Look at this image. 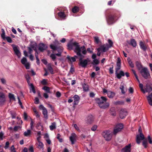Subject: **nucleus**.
Returning <instances> with one entry per match:
<instances>
[{"label": "nucleus", "instance_id": "20e7f679", "mask_svg": "<svg viewBox=\"0 0 152 152\" xmlns=\"http://www.w3.org/2000/svg\"><path fill=\"white\" fill-rule=\"evenodd\" d=\"M85 58V56H83V57L80 58L78 62L79 66L83 68H85L88 65V63L90 61V60L88 58L86 59L83 58Z\"/></svg>", "mask_w": 152, "mask_h": 152}, {"label": "nucleus", "instance_id": "393cba45", "mask_svg": "<svg viewBox=\"0 0 152 152\" xmlns=\"http://www.w3.org/2000/svg\"><path fill=\"white\" fill-rule=\"evenodd\" d=\"M83 90L84 91H87L89 90L88 86L87 84L84 83L82 85Z\"/></svg>", "mask_w": 152, "mask_h": 152}, {"label": "nucleus", "instance_id": "9d476101", "mask_svg": "<svg viewBox=\"0 0 152 152\" xmlns=\"http://www.w3.org/2000/svg\"><path fill=\"white\" fill-rule=\"evenodd\" d=\"M80 48L78 47H77L76 48H75L74 51L76 53L77 56H75L74 57L75 58V59L76 58L78 59L79 60H80V58H81L83 56L81 53H80Z\"/></svg>", "mask_w": 152, "mask_h": 152}, {"label": "nucleus", "instance_id": "2f4dec72", "mask_svg": "<svg viewBox=\"0 0 152 152\" xmlns=\"http://www.w3.org/2000/svg\"><path fill=\"white\" fill-rule=\"evenodd\" d=\"M42 113L44 115V118L45 119H47L48 118V115L47 114L48 112L46 108L44 109V110H42Z\"/></svg>", "mask_w": 152, "mask_h": 152}, {"label": "nucleus", "instance_id": "39448f33", "mask_svg": "<svg viewBox=\"0 0 152 152\" xmlns=\"http://www.w3.org/2000/svg\"><path fill=\"white\" fill-rule=\"evenodd\" d=\"M102 135L104 139L107 141H110L111 139L112 134L110 131H106L102 132Z\"/></svg>", "mask_w": 152, "mask_h": 152}, {"label": "nucleus", "instance_id": "bf43d9fd", "mask_svg": "<svg viewBox=\"0 0 152 152\" xmlns=\"http://www.w3.org/2000/svg\"><path fill=\"white\" fill-rule=\"evenodd\" d=\"M9 144H10V143H9V142H8V141L7 142H6L5 145L4 147V148L5 149H7V148L9 147Z\"/></svg>", "mask_w": 152, "mask_h": 152}, {"label": "nucleus", "instance_id": "a18cd8bd", "mask_svg": "<svg viewBox=\"0 0 152 152\" xmlns=\"http://www.w3.org/2000/svg\"><path fill=\"white\" fill-rule=\"evenodd\" d=\"M139 86L141 90V91L143 93H145V90L143 88V84L142 83H140Z\"/></svg>", "mask_w": 152, "mask_h": 152}, {"label": "nucleus", "instance_id": "dca6fc26", "mask_svg": "<svg viewBox=\"0 0 152 152\" xmlns=\"http://www.w3.org/2000/svg\"><path fill=\"white\" fill-rule=\"evenodd\" d=\"M76 135L75 133H72L70 137V140L72 145L74 144L75 142L76 141Z\"/></svg>", "mask_w": 152, "mask_h": 152}, {"label": "nucleus", "instance_id": "e2e57ef3", "mask_svg": "<svg viewBox=\"0 0 152 152\" xmlns=\"http://www.w3.org/2000/svg\"><path fill=\"white\" fill-rule=\"evenodd\" d=\"M39 99L37 97H36L35 99V101L34 103L35 104H39Z\"/></svg>", "mask_w": 152, "mask_h": 152}, {"label": "nucleus", "instance_id": "6e6552de", "mask_svg": "<svg viewBox=\"0 0 152 152\" xmlns=\"http://www.w3.org/2000/svg\"><path fill=\"white\" fill-rule=\"evenodd\" d=\"M73 45L75 46V48H76L77 47H78L80 48V53H81L82 51V53L84 55H86L87 53V51L86 48L84 46H83L81 47H80V45H79V43L76 42H74Z\"/></svg>", "mask_w": 152, "mask_h": 152}, {"label": "nucleus", "instance_id": "412c9836", "mask_svg": "<svg viewBox=\"0 0 152 152\" xmlns=\"http://www.w3.org/2000/svg\"><path fill=\"white\" fill-rule=\"evenodd\" d=\"M147 99L149 104L152 106V93L147 96Z\"/></svg>", "mask_w": 152, "mask_h": 152}, {"label": "nucleus", "instance_id": "cd10ccee", "mask_svg": "<svg viewBox=\"0 0 152 152\" xmlns=\"http://www.w3.org/2000/svg\"><path fill=\"white\" fill-rule=\"evenodd\" d=\"M145 92H150L152 91V88L150 86H146V87L145 88Z\"/></svg>", "mask_w": 152, "mask_h": 152}, {"label": "nucleus", "instance_id": "58836bf2", "mask_svg": "<svg viewBox=\"0 0 152 152\" xmlns=\"http://www.w3.org/2000/svg\"><path fill=\"white\" fill-rule=\"evenodd\" d=\"M56 128V123H53L52 125L50 126V128L51 130H53Z\"/></svg>", "mask_w": 152, "mask_h": 152}, {"label": "nucleus", "instance_id": "ddd939ff", "mask_svg": "<svg viewBox=\"0 0 152 152\" xmlns=\"http://www.w3.org/2000/svg\"><path fill=\"white\" fill-rule=\"evenodd\" d=\"M127 115V113L125 109H121L120 111V117L121 119H123Z\"/></svg>", "mask_w": 152, "mask_h": 152}, {"label": "nucleus", "instance_id": "4c0bfd02", "mask_svg": "<svg viewBox=\"0 0 152 152\" xmlns=\"http://www.w3.org/2000/svg\"><path fill=\"white\" fill-rule=\"evenodd\" d=\"M114 104L116 105H123L124 104V102L123 101H117L116 102H114Z\"/></svg>", "mask_w": 152, "mask_h": 152}, {"label": "nucleus", "instance_id": "a211bd4d", "mask_svg": "<svg viewBox=\"0 0 152 152\" xmlns=\"http://www.w3.org/2000/svg\"><path fill=\"white\" fill-rule=\"evenodd\" d=\"M74 99V105H77L78 104V103L79 102L80 97L78 95H75L73 97Z\"/></svg>", "mask_w": 152, "mask_h": 152}, {"label": "nucleus", "instance_id": "7c9ffc66", "mask_svg": "<svg viewBox=\"0 0 152 152\" xmlns=\"http://www.w3.org/2000/svg\"><path fill=\"white\" fill-rule=\"evenodd\" d=\"M135 64L136 66L139 70H140L142 68V66L140 62L137 61Z\"/></svg>", "mask_w": 152, "mask_h": 152}, {"label": "nucleus", "instance_id": "052dcab7", "mask_svg": "<svg viewBox=\"0 0 152 152\" xmlns=\"http://www.w3.org/2000/svg\"><path fill=\"white\" fill-rule=\"evenodd\" d=\"M148 140L150 144H152V140L151 139L150 136L149 135L148 136Z\"/></svg>", "mask_w": 152, "mask_h": 152}, {"label": "nucleus", "instance_id": "4d7b16f0", "mask_svg": "<svg viewBox=\"0 0 152 152\" xmlns=\"http://www.w3.org/2000/svg\"><path fill=\"white\" fill-rule=\"evenodd\" d=\"M26 69H29L30 68V64L29 63H27L25 64H24Z\"/></svg>", "mask_w": 152, "mask_h": 152}, {"label": "nucleus", "instance_id": "c756f323", "mask_svg": "<svg viewBox=\"0 0 152 152\" xmlns=\"http://www.w3.org/2000/svg\"><path fill=\"white\" fill-rule=\"evenodd\" d=\"M25 78L27 82L28 83V84L29 86H30V84H31V83H30V81L31 79V77L28 74H27L25 75Z\"/></svg>", "mask_w": 152, "mask_h": 152}, {"label": "nucleus", "instance_id": "c03bdc74", "mask_svg": "<svg viewBox=\"0 0 152 152\" xmlns=\"http://www.w3.org/2000/svg\"><path fill=\"white\" fill-rule=\"evenodd\" d=\"M22 64H25L27 62V60L25 57H23L21 60Z\"/></svg>", "mask_w": 152, "mask_h": 152}, {"label": "nucleus", "instance_id": "603ef678", "mask_svg": "<svg viewBox=\"0 0 152 152\" xmlns=\"http://www.w3.org/2000/svg\"><path fill=\"white\" fill-rule=\"evenodd\" d=\"M60 135L59 134H58V140L60 142H63V140L62 138L60 137Z\"/></svg>", "mask_w": 152, "mask_h": 152}, {"label": "nucleus", "instance_id": "13d9d810", "mask_svg": "<svg viewBox=\"0 0 152 152\" xmlns=\"http://www.w3.org/2000/svg\"><path fill=\"white\" fill-rule=\"evenodd\" d=\"M97 128V126L96 125H94L91 128V130L93 131H95L96 130Z\"/></svg>", "mask_w": 152, "mask_h": 152}, {"label": "nucleus", "instance_id": "79ce46f5", "mask_svg": "<svg viewBox=\"0 0 152 152\" xmlns=\"http://www.w3.org/2000/svg\"><path fill=\"white\" fill-rule=\"evenodd\" d=\"M124 87L123 85L121 84L120 86V88L121 90L122 94H124L125 93V91L124 90Z\"/></svg>", "mask_w": 152, "mask_h": 152}, {"label": "nucleus", "instance_id": "8fccbe9b", "mask_svg": "<svg viewBox=\"0 0 152 152\" xmlns=\"http://www.w3.org/2000/svg\"><path fill=\"white\" fill-rule=\"evenodd\" d=\"M108 42L109 43V48L112 47L113 45V42L110 39L108 40Z\"/></svg>", "mask_w": 152, "mask_h": 152}, {"label": "nucleus", "instance_id": "e433bc0d", "mask_svg": "<svg viewBox=\"0 0 152 152\" xmlns=\"http://www.w3.org/2000/svg\"><path fill=\"white\" fill-rule=\"evenodd\" d=\"M74 43V42L72 43H69L67 45V46L68 47V49L69 50H72L73 49V46H75L73 45V44Z\"/></svg>", "mask_w": 152, "mask_h": 152}, {"label": "nucleus", "instance_id": "6ab92c4d", "mask_svg": "<svg viewBox=\"0 0 152 152\" xmlns=\"http://www.w3.org/2000/svg\"><path fill=\"white\" fill-rule=\"evenodd\" d=\"M131 145L129 144L126 145L124 148H123L121 150L122 152H130L131 151Z\"/></svg>", "mask_w": 152, "mask_h": 152}, {"label": "nucleus", "instance_id": "a19ab883", "mask_svg": "<svg viewBox=\"0 0 152 152\" xmlns=\"http://www.w3.org/2000/svg\"><path fill=\"white\" fill-rule=\"evenodd\" d=\"M42 89L46 91L47 93H49L50 92V88L47 86H44L43 88Z\"/></svg>", "mask_w": 152, "mask_h": 152}, {"label": "nucleus", "instance_id": "7ed1b4c3", "mask_svg": "<svg viewBox=\"0 0 152 152\" xmlns=\"http://www.w3.org/2000/svg\"><path fill=\"white\" fill-rule=\"evenodd\" d=\"M58 10H60V12L58 13V19L61 20L66 19L67 17L66 13L67 11L66 8L64 7L63 8V10L58 8Z\"/></svg>", "mask_w": 152, "mask_h": 152}, {"label": "nucleus", "instance_id": "473e14b6", "mask_svg": "<svg viewBox=\"0 0 152 152\" xmlns=\"http://www.w3.org/2000/svg\"><path fill=\"white\" fill-rule=\"evenodd\" d=\"M127 61L130 66L132 68L134 67V64L131 61V60L129 58H127Z\"/></svg>", "mask_w": 152, "mask_h": 152}, {"label": "nucleus", "instance_id": "37998d69", "mask_svg": "<svg viewBox=\"0 0 152 152\" xmlns=\"http://www.w3.org/2000/svg\"><path fill=\"white\" fill-rule=\"evenodd\" d=\"M31 131L30 130H28L27 132H25L24 133V135L25 136L27 137L31 134Z\"/></svg>", "mask_w": 152, "mask_h": 152}, {"label": "nucleus", "instance_id": "338daca9", "mask_svg": "<svg viewBox=\"0 0 152 152\" xmlns=\"http://www.w3.org/2000/svg\"><path fill=\"white\" fill-rule=\"evenodd\" d=\"M50 57L51 58L53 61H54L56 58L55 55L53 54H52Z\"/></svg>", "mask_w": 152, "mask_h": 152}, {"label": "nucleus", "instance_id": "69168bd1", "mask_svg": "<svg viewBox=\"0 0 152 152\" xmlns=\"http://www.w3.org/2000/svg\"><path fill=\"white\" fill-rule=\"evenodd\" d=\"M41 83L43 85H46L47 84V82L45 79L43 80Z\"/></svg>", "mask_w": 152, "mask_h": 152}, {"label": "nucleus", "instance_id": "f257e3e1", "mask_svg": "<svg viewBox=\"0 0 152 152\" xmlns=\"http://www.w3.org/2000/svg\"><path fill=\"white\" fill-rule=\"evenodd\" d=\"M95 99L98 106L101 109H105L109 106L110 104L107 102V99L105 97L102 96L100 98H96Z\"/></svg>", "mask_w": 152, "mask_h": 152}, {"label": "nucleus", "instance_id": "4be33fe9", "mask_svg": "<svg viewBox=\"0 0 152 152\" xmlns=\"http://www.w3.org/2000/svg\"><path fill=\"white\" fill-rule=\"evenodd\" d=\"M66 59L68 60V61L69 62H72L76 61V59L74 57H71L69 56H68L66 57Z\"/></svg>", "mask_w": 152, "mask_h": 152}, {"label": "nucleus", "instance_id": "ea45409f", "mask_svg": "<svg viewBox=\"0 0 152 152\" xmlns=\"http://www.w3.org/2000/svg\"><path fill=\"white\" fill-rule=\"evenodd\" d=\"M147 139H144L142 142V145L144 146L145 148H146L147 147Z\"/></svg>", "mask_w": 152, "mask_h": 152}, {"label": "nucleus", "instance_id": "c85d7f7f", "mask_svg": "<svg viewBox=\"0 0 152 152\" xmlns=\"http://www.w3.org/2000/svg\"><path fill=\"white\" fill-rule=\"evenodd\" d=\"M129 44L131 45L133 47H135L136 46L137 43L134 39H131Z\"/></svg>", "mask_w": 152, "mask_h": 152}, {"label": "nucleus", "instance_id": "2eb2a0df", "mask_svg": "<svg viewBox=\"0 0 152 152\" xmlns=\"http://www.w3.org/2000/svg\"><path fill=\"white\" fill-rule=\"evenodd\" d=\"M5 101L4 94L2 92H0V105L4 104Z\"/></svg>", "mask_w": 152, "mask_h": 152}, {"label": "nucleus", "instance_id": "1a4fd4ad", "mask_svg": "<svg viewBox=\"0 0 152 152\" xmlns=\"http://www.w3.org/2000/svg\"><path fill=\"white\" fill-rule=\"evenodd\" d=\"M123 128V125L122 124H119L117 125L113 131V134H116L118 132H120Z\"/></svg>", "mask_w": 152, "mask_h": 152}, {"label": "nucleus", "instance_id": "0e129e2a", "mask_svg": "<svg viewBox=\"0 0 152 152\" xmlns=\"http://www.w3.org/2000/svg\"><path fill=\"white\" fill-rule=\"evenodd\" d=\"M74 127L75 129L78 132H80V130L79 128L77 126L76 124H75L74 125Z\"/></svg>", "mask_w": 152, "mask_h": 152}, {"label": "nucleus", "instance_id": "864d4df0", "mask_svg": "<svg viewBox=\"0 0 152 152\" xmlns=\"http://www.w3.org/2000/svg\"><path fill=\"white\" fill-rule=\"evenodd\" d=\"M39 145L38 146L39 148H42L43 147V145L42 142H41L40 141H39Z\"/></svg>", "mask_w": 152, "mask_h": 152}, {"label": "nucleus", "instance_id": "0eeeda50", "mask_svg": "<svg viewBox=\"0 0 152 152\" xmlns=\"http://www.w3.org/2000/svg\"><path fill=\"white\" fill-rule=\"evenodd\" d=\"M109 49V45L107 44H104L101 45L99 48L97 49V51H101L102 52H105Z\"/></svg>", "mask_w": 152, "mask_h": 152}, {"label": "nucleus", "instance_id": "c9c22d12", "mask_svg": "<svg viewBox=\"0 0 152 152\" xmlns=\"http://www.w3.org/2000/svg\"><path fill=\"white\" fill-rule=\"evenodd\" d=\"M1 31L2 33L1 34V37L3 40L5 39V32L3 29H1Z\"/></svg>", "mask_w": 152, "mask_h": 152}, {"label": "nucleus", "instance_id": "de8ad7c7", "mask_svg": "<svg viewBox=\"0 0 152 152\" xmlns=\"http://www.w3.org/2000/svg\"><path fill=\"white\" fill-rule=\"evenodd\" d=\"M6 39L7 42L10 43L12 42V39L11 38L9 37H5V39Z\"/></svg>", "mask_w": 152, "mask_h": 152}, {"label": "nucleus", "instance_id": "680f3d73", "mask_svg": "<svg viewBox=\"0 0 152 152\" xmlns=\"http://www.w3.org/2000/svg\"><path fill=\"white\" fill-rule=\"evenodd\" d=\"M34 124V122L32 120H31L30 124L31 129V130H32L33 129V128L34 127V126L33 125Z\"/></svg>", "mask_w": 152, "mask_h": 152}, {"label": "nucleus", "instance_id": "72a5a7b5", "mask_svg": "<svg viewBox=\"0 0 152 152\" xmlns=\"http://www.w3.org/2000/svg\"><path fill=\"white\" fill-rule=\"evenodd\" d=\"M48 69L50 72L51 74L53 73V68H52L50 64H49L48 65Z\"/></svg>", "mask_w": 152, "mask_h": 152}, {"label": "nucleus", "instance_id": "f03ea898", "mask_svg": "<svg viewBox=\"0 0 152 152\" xmlns=\"http://www.w3.org/2000/svg\"><path fill=\"white\" fill-rule=\"evenodd\" d=\"M117 12L116 11H111L106 17V20L109 25L112 24L115 22L117 17Z\"/></svg>", "mask_w": 152, "mask_h": 152}, {"label": "nucleus", "instance_id": "a878e982", "mask_svg": "<svg viewBox=\"0 0 152 152\" xmlns=\"http://www.w3.org/2000/svg\"><path fill=\"white\" fill-rule=\"evenodd\" d=\"M80 10L79 7L77 6H75L72 9V12L75 13L79 12Z\"/></svg>", "mask_w": 152, "mask_h": 152}, {"label": "nucleus", "instance_id": "f8f14e48", "mask_svg": "<svg viewBox=\"0 0 152 152\" xmlns=\"http://www.w3.org/2000/svg\"><path fill=\"white\" fill-rule=\"evenodd\" d=\"M38 49L41 52L46 50L48 48L47 45L43 43H40L39 45Z\"/></svg>", "mask_w": 152, "mask_h": 152}, {"label": "nucleus", "instance_id": "5701e85b", "mask_svg": "<svg viewBox=\"0 0 152 152\" xmlns=\"http://www.w3.org/2000/svg\"><path fill=\"white\" fill-rule=\"evenodd\" d=\"M108 96L110 98H112L115 95V93L111 91H108L107 92Z\"/></svg>", "mask_w": 152, "mask_h": 152}, {"label": "nucleus", "instance_id": "5fc2aeb1", "mask_svg": "<svg viewBox=\"0 0 152 152\" xmlns=\"http://www.w3.org/2000/svg\"><path fill=\"white\" fill-rule=\"evenodd\" d=\"M113 66L112 67H110L109 68V72L110 74H113Z\"/></svg>", "mask_w": 152, "mask_h": 152}, {"label": "nucleus", "instance_id": "f704fd0d", "mask_svg": "<svg viewBox=\"0 0 152 152\" xmlns=\"http://www.w3.org/2000/svg\"><path fill=\"white\" fill-rule=\"evenodd\" d=\"M29 86L30 87V90H31L33 93H36V91L33 84L32 83H31V84H30V85Z\"/></svg>", "mask_w": 152, "mask_h": 152}, {"label": "nucleus", "instance_id": "9b49d317", "mask_svg": "<svg viewBox=\"0 0 152 152\" xmlns=\"http://www.w3.org/2000/svg\"><path fill=\"white\" fill-rule=\"evenodd\" d=\"M145 139L144 136L142 133H140L136 136V142L138 144H139L140 142V140Z\"/></svg>", "mask_w": 152, "mask_h": 152}, {"label": "nucleus", "instance_id": "09e8293b", "mask_svg": "<svg viewBox=\"0 0 152 152\" xmlns=\"http://www.w3.org/2000/svg\"><path fill=\"white\" fill-rule=\"evenodd\" d=\"M94 41L97 44H98L100 42L99 38L97 37H94Z\"/></svg>", "mask_w": 152, "mask_h": 152}, {"label": "nucleus", "instance_id": "423d86ee", "mask_svg": "<svg viewBox=\"0 0 152 152\" xmlns=\"http://www.w3.org/2000/svg\"><path fill=\"white\" fill-rule=\"evenodd\" d=\"M140 73L142 76L145 79H147L148 78V76H150L149 71L146 68H143L140 71Z\"/></svg>", "mask_w": 152, "mask_h": 152}, {"label": "nucleus", "instance_id": "bb28decb", "mask_svg": "<svg viewBox=\"0 0 152 152\" xmlns=\"http://www.w3.org/2000/svg\"><path fill=\"white\" fill-rule=\"evenodd\" d=\"M63 51V48L62 47H58V56H60L61 54Z\"/></svg>", "mask_w": 152, "mask_h": 152}, {"label": "nucleus", "instance_id": "b1692460", "mask_svg": "<svg viewBox=\"0 0 152 152\" xmlns=\"http://www.w3.org/2000/svg\"><path fill=\"white\" fill-rule=\"evenodd\" d=\"M140 45L141 49L144 51L146 50V47L144 43L142 41H140Z\"/></svg>", "mask_w": 152, "mask_h": 152}, {"label": "nucleus", "instance_id": "6e6d98bb", "mask_svg": "<svg viewBox=\"0 0 152 152\" xmlns=\"http://www.w3.org/2000/svg\"><path fill=\"white\" fill-rule=\"evenodd\" d=\"M50 46V48L53 50H56L57 48L56 47L52 44Z\"/></svg>", "mask_w": 152, "mask_h": 152}, {"label": "nucleus", "instance_id": "4468645a", "mask_svg": "<svg viewBox=\"0 0 152 152\" xmlns=\"http://www.w3.org/2000/svg\"><path fill=\"white\" fill-rule=\"evenodd\" d=\"M13 48L15 54L18 56V58H20L21 56V53L19 50L18 49L17 46L15 45L13 46Z\"/></svg>", "mask_w": 152, "mask_h": 152}, {"label": "nucleus", "instance_id": "aec40b11", "mask_svg": "<svg viewBox=\"0 0 152 152\" xmlns=\"http://www.w3.org/2000/svg\"><path fill=\"white\" fill-rule=\"evenodd\" d=\"M94 120L93 116L92 115H90L88 116L87 118L86 121L87 123L89 124L91 123Z\"/></svg>", "mask_w": 152, "mask_h": 152}, {"label": "nucleus", "instance_id": "774afa93", "mask_svg": "<svg viewBox=\"0 0 152 152\" xmlns=\"http://www.w3.org/2000/svg\"><path fill=\"white\" fill-rule=\"evenodd\" d=\"M28 150L30 152H34L33 147V146H31L28 149Z\"/></svg>", "mask_w": 152, "mask_h": 152}, {"label": "nucleus", "instance_id": "f3484780", "mask_svg": "<svg viewBox=\"0 0 152 152\" xmlns=\"http://www.w3.org/2000/svg\"><path fill=\"white\" fill-rule=\"evenodd\" d=\"M118 71H115V74L116 75L118 79H120L121 78L122 76H124L125 75V74L124 72L122 71H120L119 73H118Z\"/></svg>", "mask_w": 152, "mask_h": 152}, {"label": "nucleus", "instance_id": "49530a36", "mask_svg": "<svg viewBox=\"0 0 152 152\" xmlns=\"http://www.w3.org/2000/svg\"><path fill=\"white\" fill-rule=\"evenodd\" d=\"M11 114L12 118V119L15 118L17 114L15 112H12L11 113Z\"/></svg>", "mask_w": 152, "mask_h": 152}, {"label": "nucleus", "instance_id": "3c124183", "mask_svg": "<svg viewBox=\"0 0 152 152\" xmlns=\"http://www.w3.org/2000/svg\"><path fill=\"white\" fill-rule=\"evenodd\" d=\"M9 97L11 99H13L14 100H15V98L14 97V94L10 93L9 95Z\"/></svg>", "mask_w": 152, "mask_h": 152}]
</instances>
